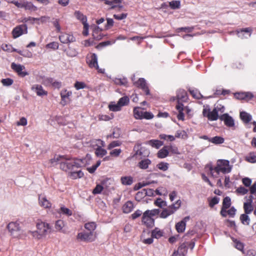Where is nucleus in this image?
<instances>
[{
  "label": "nucleus",
  "mask_w": 256,
  "mask_h": 256,
  "mask_svg": "<svg viewBox=\"0 0 256 256\" xmlns=\"http://www.w3.org/2000/svg\"><path fill=\"white\" fill-rule=\"evenodd\" d=\"M177 98L178 101V104L180 102H186L188 99V95L186 92L184 90H179L177 92L176 94Z\"/></svg>",
  "instance_id": "nucleus-18"
},
{
  "label": "nucleus",
  "mask_w": 256,
  "mask_h": 256,
  "mask_svg": "<svg viewBox=\"0 0 256 256\" xmlns=\"http://www.w3.org/2000/svg\"><path fill=\"white\" fill-rule=\"evenodd\" d=\"M146 196V189H142L140 192H138L136 196V198L137 200H139L142 198H144Z\"/></svg>",
  "instance_id": "nucleus-58"
},
{
  "label": "nucleus",
  "mask_w": 256,
  "mask_h": 256,
  "mask_svg": "<svg viewBox=\"0 0 256 256\" xmlns=\"http://www.w3.org/2000/svg\"><path fill=\"white\" fill-rule=\"evenodd\" d=\"M134 83L137 87L142 89L146 94L148 95L150 94V91L147 84L144 78H140L138 81Z\"/></svg>",
  "instance_id": "nucleus-11"
},
{
  "label": "nucleus",
  "mask_w": 256,
  "mask_h": 256,
  "mask_svg": "<svg viewBox=\"0 0 256 256\" xmlns=\"http://www.w3.org/2000/svg\"><path fill=\"white\" fill-rule=\"evenodd\" d=\"M103 189V186L100 184H97L96 188L93 190L92 193L94 194H100Z\"/></svg>",
  "instance_id": "nucleus-57"
},
{
  "label": "nucleus",
  "mask_w": 256,
  "mask_h": 256,
  "mask_svg": "<svg viewBox=\"0 0 256 256\" xmlns=\"http://www.w3.org/2000/svg\"><path fill=\"white\" fill-rule=\"evenodd\" d=\"M177 110H178V114L177 118L179 120H184V114L182 112L184 110L183 104H178L176 106Z\"/></svg>",
  "instance_id": "nucleus-31"
},
{
  "label": "nucleus",
  "mask_w": 256,
  "mask_h": 256,
  "mask_svg": "<svg viewBox=\"0 0 256 256\" xmlns=\"http://www.w3.org/2000/svg\"><path fill=\"white\" fill-rule=\"evenodd\" d=\"M149 144L152 147L156 148H158L160 146L163 145V142L158 140H150L149 142Z\"/></svg>",
  "instance_id": "nucleus-43"
},
{
  "label": "nucleus",
  "mask_w": 256,
  "mask_h": 256,
  "mask_svg": "<svg viewBox=\"0 0 256 256\" xmlns=\"http://www.w3.org/2000/svg\"><path fill=\"white\" fill-rule=\"evenodd\" d=\"M94 28L92 32V36L96 40H100L102 38V36L100 34H98V33L102 30L98 26H94Z\"/></svg>",
  "instance_id": "nucleus-30"
},
{
  "label": "nucleus",
  "mask_w": 256,
  "mask_h": 256,
  "mask_svg": "<svg viewBox=\"0 0 256 256\" xmlns=\"http://www.w3.org/2000/svg\"><path fill=\"white\" fill-rule=\"evenodd\" d=\"M120 180L124 185H131L133 182V178L130 176H122Z\"/></svg>",
  "instance_id": "nucleus-32"
},
{
  "label": "nucleus",
  "mask_w": 256,
  "mask_h": 256,
  "mask_svg": "<svg viewBox=\"0 0 256 256\" xmlns=\"http://www.w3.org/2000/svg\"><path fill=\"white\" fill-rule=\"evenodd\" d=\"M84 173L80 170L73 171L70 173V176L72 179H76L78 178H81L83 176Z\"/></svg>",
  "instance_id": "nucleus-27"
},
{
  "label": "nucleus",
  "mask_w": 256,
  "mask_h": 256,
  "mask_svg": "<svg viewBox=\"0 0 256 256\" xmlns=\"http://www.w3.org/2000/svg\"><path fill=\"white\" fill-rule=\"evenodd\" d=\"M39 204L40 206L44 208H48L51 206L50 202L46 199L45 196L41 195L39 196Z\"/></svg>",
  "instance_id": "nucleus-21"
},
{
  "label": "nucleus",
  "mask_w": 256,
  "mask_h": 256,
  "mask_svg": "<svg viewBox=\"0 0 256 256\" xmlns=\"http://www.w3.org/2000/svg\"><path fill=\"white\" fill-rule=\"evenodd\" d=\"M168 166L166 162H160L157 165V167L160 170L166 171L168 169Z\"/></svg>",
  "instance_id": "nucleus-59"
},
{
  "label": "nucleus",
  "mask_w": 256,
  "mask_h": 256,
  "mask_svg": "<svg viewBox=\"0 0 256 256\" xmlns=\"http://www.w3.org/2000/svg\"><path fill=\"white\" fill-rule=\"evenodd\" d=\"M169 5L172 9L178 8L180 7V2L179 0H173L170 2Z\"/></svg>",
  "instance_id": "nucleus-51"
},
{
  "label": "nucleus",
  "mask_w": 256,
  "mask_h": 256,
  "mask_svg": "<svg viewBox=\"0 0 256 256\" xmlns=\"http://www.w3.org/2000/svg\"><path fill=\"white\" fill-rule=\"evenodd\" d=\"M230 198L228 196L224 198L223 200L222 207H224V208H228L230 206Z\"/></svg>",
  "instance_id": "nucleus-49"
},
{
  "label": "nucleus",
  "mask_w": 256,
  "mask_h": 256,
  "mask_svg": "<svg viewBox=\"0 0 256 256\" xmlns=\"http://www.w3.org/2000/svg\"><path fill=\"white\" fill-rule=\"evenodd\" d=\"M180 204L181 202L178 200H177L175 204H172L170 206L164 208L160 214V217L165 218L174 214V212L180 207Z\"/></svg>",
  "instance_id": "nucleus-6"
},
{
  "label": "nucleus",
  "mask_w": 256,
  "mask_h": 256,
  "mask_svg": "<svg viewBox=\"0 0 256 256\" xmlns=\"http://www.w3.org/2000/svg\"><path fill=\"white\" fill-rule=\"evenodd\" d=\"M129 102V98L128 96H124L119 99L118 102L120 106L126 105Z\"/></svg>",
  "instance_id": "nucleus-48"
},
{
  "label": "nucleus",
  "mask_w": 256,
  "mask_h": 256,
  "mask_svg": "<svg viewBox=\"0 0 256 256\" xmlns=\"http://www.w3.org/2000/svg\"><path fill=\"white\" fill-rule=\"evenodd\" d=\"M220 119L223 120L224 124L228 127H233L234 126V120L228 114H224L220 116Z\"/></svg>",
  "instance_id": "nucleus-12"
},
{
  "label": "nucleus",
  "mask_w": 256,
  "mask_h": 256,
  "mask_svg": "<svg viewBox=\"0 0 256 256\" xmlns=\"http://www.w3.org/2000/svg\"><path fill=\"white\" fill-rule=\"evenodd\" d=\"M142 222L148 227H152L154 225V220L144 212L142 217Z\"/></svg>",
  "instance_id": "nucleus-16"
},
{
  "label": "nucleus",
  "mask_w": 256,
  "mask_h": 256,
  "mask_svg": "<svg viewBox=\"0 0 256 256\" xmlns=\"http://www.w3.org/2000/svg\"><path fill=\"white\" fill-rule=\"evenodd\" d=\"M32 89L33 91L36 92L38 96L47 94V92L44 90L42 86L40 85L34 84L32 87Z\"/></svg>",
  "instance_id": "nucleus-17"
},
{
  "label": "nucleus",
  "mask_w": 256,
  "mask_h": 256,
  "mask_svg": "<svg viewBox=\"0 0 256 256\" xmlns=\"http://www.w3.org/2000/svg\"><path fill=\"white\" fill-rule=\"evenodd\" d=\"M216 110L214 108L211 111L209 108H204L202 111L203 115L204 116L207 117L210 120H216L218 118V114Z\"/></svg>",
  "instance_id": "nucleus-8"
},
{
  "label": "nucleus",
  "mask_w": 256,
  "mask_h": 256,
  "mask_svg": "<svg viewBox=\"0 0 256 256\" xmlns=\"http://www.w3.org/2000/svg\"><path fill=\"white\" fill-rule=\"evenodd\" d=\"M72 92L70 91H68L66 90H63L60 92V96L62 100L64 102V104H65L67 102V100H69L70 97L72 96Z\"/></svg>",
  "instance_id": "nucleus-22"
},
{
  "label": "nucleus",
  "mask_w": 256,
  "mask_h": 256,
  "mask_svg": "<svg viewBox=\"0 0 256 256\" xmlns=\"http://www.w3.org/2000/svg\"><path fill=\"white\" fill-rule=\"evenodd\" d=\"M144 112L139 110V108H134V115L136 119H142Z\"/></svg>",
  "instance_id": "nucleus-45"
},
{
  "label": "nucleus",
  "mask_w": 256,
  "mask_h": 256,
  "mask_svg": "<svg viewBox=\"0 0 256 256\" xmlns=\"http://www.w3.org/2000/svg\"><path fill=\"white\" fill-rule=\"evenodd\" d=\"M11 68L21 77H24L28 75V73L25 70V67L24 66L17 64L13 62L12 64Z\"/></svg>",
  "instance_id": "nucleus-10"
},
{
  "label": "nucleus",
  "mask_w": 256,
  "mask_h": 256,
  "mask_svg": "<svg viewBox=\"0 0 256 256\" xmlns=\"http://www.w3.org/2000/svg\"><path fill=\"white\" fill-rule=\"evenodd\" d=\"M168 146L169 152H170L174 154H179L178 148L175 146L170 145V146Z\"/></svg>",
  "instance_id": "nucleus-61"
},
{
  "label": "nucleus",
  "mask_w": 256,
  "mask_h": 256,
  "mask_svg": "<svg viewBox=\"0 0 256 256\" xmlns=\"http://www.w3.org/2000/svg\"><path fill=\"white\" fill-rule=\"evenodd\" d=\"M96 227V224L94 222H87L84 224V228L88 232L96 233L94 232Z\"/></svg>",
  "instance_id": "nucleus-26"
},
{
  "label": "nucleus",
  "mask_w": 256,
  "mask_h": 256,
  "mask_svg": "<svg viewBox=\"0 0 256 256\" xmlns=\"http://www.w3.org/2000/svg\"><path fill=\"white\" fill-rule=\"evenodd\" d=\"M66 55L70 57H74L77 56L78 52L76 49L72 48H68L66 51Z\"/></svg>",
  "instance_id": "nucleus-41"
},
{
  "label": "nucleus",
  "mask_w": 256,
  "mask_h": 256,
  "mask_svg": "<svg viewBox=\"0 0 256 256\" xmlns=\"http://www.w3.org/2000/svg\"><path fill=\"white\" fill-rule=\"evenodd\" d=\"M46 48H52L54 50H58L59 47L58 42H52L46 45Z\"/></svg>",
  "instance_id": "nucleus-54"
},
{
  "label": "nucleus",
  "mask_w": 256,
  "mask_h": 256,
  "mask_svg": "<svg viewBox=\"0 0 256 256\" xmlns=\"http://www.w3.org/2000/svg\"><path fill=\"white\" fill-rule=\"evenodd\" d=\"M7 228L14 238H18L22 233L19 224L16 222H11L8 224Z\"/></svg>",
  "instance_id": "nucleus-5"
},
{
  "label": "nucleus",
  "mask_w": 256,
  "mask_h": 256,
  "mask_svg": "<svg viewBox=\"0 0 256 256\" xmlns=\"http://www.w3.org/2000/svg\"><path fill=\"white\" fill-rule=\"evenodd\" d=\"M186 224L184 222H180L176 224V228L178 232H182L186 228Z\"/></svg>",
  "instance_id": "nucleus-37"
},
{
  "label": "nucleus",
  "mask_w": 256,
  "mask_h": 256,
  "mask_svg": "<svg viewBox=\"0 0 256 256\" xmlns=\"http://www.w3.org/2000/svg\"><path fill=\"white\" fill-rule=\"evenodd\" d=\"M96 238V233L88 232H78L76 236V239L78 241L85 242H92L95 240Z\"/></svg>",
  "instance_id": "nucleus-4"
},
{
  "label": "nucleus",
  "mask_w": 256,
  "mask_h": 256,
  "mask_svg": "<svg viewBox=\"0 0 256 256\" xmlns=\"http://www.w3.org/2000/svg\"><path fill=\"white\" fill-rule=\"evenodd\" d=\"M154 204L160 207V208H163L165 206H166V202L162 200L161 198H158L155 202Z\"/></svg>",
  "instance_id": "nucleus-56"
},
{
  "label": "nucleus",
  "mask_w": 256,
  "mask_h": 256,
  "mask_svg": "<svg viewBox=\"0 0 256 256\" xmlns=\"http://www.w3.org/2000/svg\"><path fill=\"white\" fill-rule=\"evenodd\" d=\"M252 29L250 28H245L237 30L236 33L238 37L242 39L248 38H250L252 34Z\"/></svg>",
  "instance_id": "nucleus-14"
},
{
  "label": "nucleus",
  "mask_w": 256,
  "mask_h": 256,
  "mask_svg": "<svg viewBox=\"0 0 256 256\" xmlns=\"http://www.w3.org/2000/svg\"><path fill=\"white\" fill-rule=\"evenodd\" d=\"M246 160L251 163H254L256 162V154L254 152H250L248 156L246 157Z\"/></svg>",
  "instance_id": "nucleus-44"
},
{
  "label": "nucleus",
  "mask_w": 256,
  "mask_h": 256,
  "mask_svg": "<svg viewBox=\"0 0 256 256\" xmlns=\"http://www.w3.org/2000/svg\"><path fill=\"white\" fill-rule=\"evenodd\" d=\"M1 82L4 86H10L13 84L14 81L12 79L8 78L2 79Z\"/></svg>",
  "instance_id": "nucleus-55"
},
{
  "label": "nucleus",
  "mask_w": 256,
  "mask_h": 256,
  "mask_svg": "<svg viewBox=\"0 0 256 256\" xmlns=\"http://www.w3.org/2000/svg\"><path fill=\"white\" fill-rule=\"evenodd\" d=\"M27 29L28 28L26 24H21L16 27L12 32L14 38H16L23 34H27Z\"/></svg>",
  "instance_id": "nucleus-9"
},
{
  "label": "nucleus",
  "mask_w": 256,
  "mask_h": 256,
  "mask_svg": "<svg viewBox=\"0 0 256 256\" xmlns=\"http://www.w3.org/2000/svg\"><path fill=\"white\" fill-rule=\"evenodd\" d=\"M240 117L245 123L249 122L252 118L251 115L245 112H242L240 113Z\"/></svg>",
  "instance_id": "nucleus-28"
},
{
  "label": "nucleus",
  "mask_w": 256,
  "mask_h": 256,
  "mask_svg": "<svg viewBox=\"0 0 256 256\" xmlns=\"http://www.w3.org/2000/svg\"><path fill=\"white\" fill-rule=\"evenodd\" d=\"M164 232L158 228H155L152 232V236L156 238H159L163 236Z\"/></svg>",
  "instance_id": "nucleus-33"
},
{
  "label": "nucleus",
  "mask_w": 256,
  "mask_h": 256,
  "mask_svg": "<svg viewBox=\"0 0 256 256\" xmlns=\"http://www.w3.org/2000/svg\"><path fill=\"white\" fill-rule=\"evenodd\" d=\"M190 92L193 97L196 98L200 99L202 97V95L197 90H190Z\"/></svg>",
  "instance_id": "nucleus-52"
},
{
  "label": "nucleus",
  "mask_w": 256,
  "mask_h": 256,
  "mask_svg": "<svg viewBox=\"0 0 256 256\" xmlns=\"http://www.w3.org/2000/svg\"><path fill=\"white\" fill-rule=\"evenodd\" d=\"M59 39L64 44H68L75 41V38L72 35L66 33H62L59 36Z\"/></svg>",
  "instance_id": "nucleus-13"
},
{
  "label": "nucleus",
  "mask_w": 256,
  "mask_h": 256,
  "mask_svg": "<svg viewBox=\"0 0 256 256\" xmlns=\"http://www.w3.org/2000/svg\"><path fill=\"white\" fill-rule=\"evenodd\" d=\"M108 108L111 111L118 112L120 110L122 107L120 104H118V102L117 104L112 102L109 104Z\"/></svg>",
  "instance_id": "nucleus-39"
},
{
  "label": "nucleus",
  "mask_w": 256,
  "mask_h": 256,
  "mask_svg": "<svg viewBox=\"0 0 256 256\" xmlns=\"http://www.w3.org/2000/svg\"><path fill=\"white\" fill-rule=\"evenodd\" d=\"M50 162V166H54L58 163L60 164V168L64 171L74 170L75 168H80L88 164L86 158H66L64 156H56L52 158Z\"/></svg>",
  "instance_id": "nucleus-1"
},
{
  "label": "nucleus",
  "mask_w": 256,
  "mask_h": 256,
  "mask_svg": "<svg viewBox=\"0 0 256 256\" xmlns=\"http://www.w3.org/2000/svg\"><path fill=\"white\" fill-rule=\"evenodd\" d=\"M134 150L135 152V155L136 156H146L148 154V152H145L144 148H142L139 144H137L134 146Z\"/></svg>",
  "instance_id": "nucleus-19"
},
{
  "label": "nucleus",
  "mask_w": 256,
  "mask_h": 256,
  "mask_svg": "<svg viewBox=\"0 0 256 256\" xmlns=\"http://www.w3.org/2000/svg\"><path fill=\"white\" fill-rule=\"evenodd\" d=\"M134 208V204L130 201H128L123 206L122 210L124 213L130 212Z\"/></svg>",
  "instance_id": "nucleus-25"
},
{
  "label": "nucleus",
  "mask_w": 256,
  "mask_h": 256,
  "mask_svg": "<svg viewBox=\"0 0 256 256\" xmlns=\"http://www.w3.org/2000/svg\"><path fill=\"white\" fill-rule=\"evenodd\" d=\"M151 161L148 159H144L141 160L138 163L139 167L142 169H146L150 164Z\"/></svg>",
  "instance_id": "nucleus-36"
},
{
  "label": "nucleus",
  "mask_w": 256,
  "mask_h": 256,
  "mask_svg": "<svg viewBox=\"0 0 256 256\" xmlns=\"http://www.w3.org/2000/svg\"><path fill=\"white\" fill-rule=\"evenodd\" d=\"M44 83L46 85L51 84L55 88H60L61 86V82L56 81L52 78H47L44 81Z\"/></svg>",
  "instance_id": "nucleus-20"
},
{
  "label": "nucleus",
  "mask_w": 256,
  "mask_h": 256,
  "mask_svg": "<svg viewBox=\"0 0 256 256\" xmlns=\"http://www.w3.org/2000/svg\"><path fill=\"white\" fill-rule=\"evenodd\" d=\"M252 196L249 197L248 201L244 203V208L246 214H250L253 210V206L252 204Z\"/></svg>",
  "instance_id": "nucleus-15"
},
{
  "label": "nucleus",
  "mask_w": 256,
  "mask_h": 256,
  "mask_svg": "<svg viewBox=\"0 0 256 256\" xmlns=\"http://www.w3.org/2000/svg\"><path fill=\"white\" fill-rule=\"evenodd\" d=\"M235 97L240 100H243L244 98L250 99L252 98L253 96L250 92H238L235 94Z\"/></svg>",
  "instance_id": "nucleus-24"
},
{
  "label": "nucleus",
  "mask_w": 256,
  "mask_h": 256,
  "mask_svg": "<svg viewBox=\"0 0 256 256\" xmlns=\"http://www.w3.org/2000/svg\"><path fill=\"white\" fill-rule=\"evenodd\" d=\"M240 220L242 222L246 225H248L250 222V219L247 214H242L240 216Z\"/></svg>",
  "instance_id": "nucleus-47"
},
{
  "label": "nucleus",
  "mask_w": 256,
  "mask_h": 256,
  "mask_svg": "<svg viewBox=\"0 0 256 256\" xmlns=\"http://www.w3.org/2000/svg\"><path fill=\"white\" fill-rule=\"evenodd\" d=\"M177 251L180 254H183L184 256L187 252V244L185 243L181 244Z\"/></svg>",
  "instance_id": "nucleus-46"
},
{
  "label": "nucleus",
  "mask_w": 256,
  "mask_h": 256,
  "mask_svg": "<svg viewBox=\"0 0 256 256\" xmlns=\"http://www.w3.org/2000/svg\"><path fill=\"white\" fill-rule=\"evenodd\" d=\"M74 16L76 18L80 20L82 24L86 22L87 20L86 16H84L82 13L79 11H76L74 12Z\"/></svg>",
  "instance_id": "nucleus-35"
},
{
  "label": "nucleus",
  "mask_w": 256,
  "mask_h": 256,
  "mask_svg": "<svg viewBox=\"0 0 256 256\" xmlns=\"http://www.w3.org/2000/svg\"><path fill=\"white\" fill-rule=\"evenodd\" d=\"M169 152L168 146H164L158 152V157L160 158H164L168 156Z\"/></svg>",
  "instance_id": "nucleus-23"
},
{
  "label": "nucleus",
  "mask_w": 256,
  "mask_h": 256,
  "mask_svg": "<svg viewBox=\"0 0 256 256\" xmlns=\"http://www.w3.org/2000/svg\"><path fill=\"white\" fill-rule=\"evenodd\" d=\"M234 246L238 250H242L243 248H244V245L243 244L238 241V240H234Z\"/></svg>",
  "instance_id": "nucleus-64"
},
{
  "label": "nucleus",
  "mask_w": 256,
  "mask_h": 256,
  "mask_svg": "<svg viewBox=\"0 0 256 256\" xmlns=\"http://www.w3.org/2000/svg\"><path fill=\"white\" fill-rule=\"evenodd\" d=\"M210 142L216 144H221L224 142V138L221 136H216L210 138Z\"/></svg>",
  "instance_id": "nucleus-38"
},
{
  "label": "nucleus",
  "mask_w": 256,
  "mask_h": 256,
  "mask_svg": "<svg viewBox=\"0 0 256 256\" xmlns=\"http://www.w3.org/2000/svg\"><path fill=\"white\" fill-rule=\"evenodd\" d=\"M64 226V222L62 220H58L56 222V224H55V228L58 230H62V228Z\"/></svg>",
  "instance_id": "nucleus-50"
},
{
  "label": "nucleus",
  "mask_w": 256,
  "mask_h": 256,
  "mask_svg": "<svg viewBox=\"0 0 256 256\" xmlns=\"http://www.w3.org/2000/svg\"><path fill=\"white\" fill-rule=\"evenodd\" d=\"M236 192L238 194H240L242 195H244L248 193V190L244 188L243 186H240L236 189Z\"/></svg>",
  "instance_id": "nucleus-62"
},
{
  "label": "nucleus",
  "mask_w": 256,
  "mask_h": 256,
  "mask_svg": "<svg viewBox=\"0 0 256 256\" xmlns=\"http://www.w3.org/2000/svg\"><path fill=\"white\" fill-rule=\"evenodd\" d=\"M87 63L91 68H95L100 73L103 74L104 72V70L100 68L98 64V57L95 54H92L89 58H87Z\"/></svg>",
  "instance_id": "nucleus-7"
},
{
  "label": "nucleus",
  "mask_w": 256,
  "mask_h": 256,
  "mask_svg": "<svg viewBox=\"0 0 256 256\" xmlns=\"http://www.w3.org/2000/svg\"><path fill=\"white\" fill-rule=\"evenodd\" d=\"M90 145L94 149L104 146L103 141L100 140H91L90 142Z\"/></svg>",
  "instance_id": "nucleus-29"
},
{
  "label": "nucleus",
  "mask_w": 256,
  "mask_h": 256,
  "mask_svg": "<svg viewBox=\"0 0 256 256\" xmlns=\"http://www.w3.org/2000/svg\"><path fill=\"white\" fill-rule=\"evenodd\" d=\"M154 118V115L152 113L148 112H144L142 119L145 118L146 120H150Z\"/></svg>",
  "instance_id": "nucleus-63"
},
{
  "label": "nucleus",
  "mask_w": 256,
  "mask_h": 256,
  "mask_svg": "<svg viewBox=\"0 0 256 256\" xmlns=\"http://www.w3.org/2000/svg\"><path fill=\"white\" fill-rule=\"evenodd\" d=\"M60 214H62L68 216L72 215V211L64 206H62L58 211Z\"/></svg>",
  "instance_id": "nucleus-40"
},
{
  "label": "nucleus",
  "mask_w": 256,
  "mask_h": 256,
  "mask_svg": "<svg viewBox=\"0 0 256 256\" xmlns=\"http://www.w3.org/2000/svg\"><path fill=\"white\" fill-rule=\"evenodd\" d=\"M37 230L29 231L28 233L36 239H40L46 236L50 229L49 224L47 223L40 222L36 224Z\"/></svg>",
  "instance_id": "nucleus-3"
},
{
  "label": "nucleus",
  "mask_w": 256,
  "mask_h": 256,
  "mask_svg": "<svg viewBox=\"0 0 256 256\" xmlns=\"http://www.w3.org/2000/svg\"><path fill=\"white\" fill-rule=\"evenodd\" d=\"M23 8L26 10H30L32 11H35L37 10V8L30 2H24Z\"/></svg>",
  "instance_id": "nucleus-34"
},
{
  "label": "nucleus",
  "mask_w": 256,
  "mask_h": 256,
  "mask_svg": "<svg viewBox=\"0 0 256 256\" xmlns=\"http://www.w3.org/2000/svg\"><path fill=\"white\" fill-rule=\"evenodd\" d=\"M74 86L77 90H78L85 88L86 84L83 82H76Z\"/></svg>",
  "instance_id": "nucleus-60"
},
{
  "label": "nucleus",
  "mask_w": 256,
  "mask_h": 256,
  "mask_svg": "<svg viewBox=\"0 0 256 256\" xmlns=\"http://www.w3.org/2000/svg\"><path fill=\"white\" fill-rule=\"evenodd\" d=\"M206 168L208 169L210 174L212 177L217 178L220 172L224 174L230 172L232 170V166L230 165L228 160H219L217 161L215 167L213 168L211 165H207Z\"/></svg>",
  "instance_id": "nucleus-2"
},
{
  "label": "nucleus",
  "mask_w": 256,
  "mask_h": 256,
  "mask_svg": "<svg viewBox=\"0 0 256 256\" xmlns=\"http://www.w3.org/2000/svg\"><path fill=\"white\" fill-rule=\"evenodd\" d=\"M144 212L146 213V214H148V216L152 218V216L158 214L159 210L154 209L152 210H147Z\"/></svg>",
  "instance_id": "nucleus-53"
},
{
  "label": "nucleus",
  "mask_w": 256,
  "mask_h": 256,
  "mask_svg": "<svg viewBox=\"0 0 256 256\" xmlns=\"http://www.w3.org/2000/svg\"><path fill=\"white\" fill-rule=\"evenodd\" d=\"M95 153L97 156L102 157L107 154V152L106 150L99 147L96 148Z\"/></svg>",
  "instance_id": "nucleus-42"
}]
</instances>
